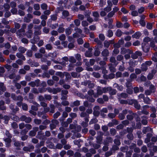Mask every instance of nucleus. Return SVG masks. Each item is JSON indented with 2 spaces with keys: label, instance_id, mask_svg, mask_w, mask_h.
Wrapping results in <instances>:
<instances>
[{
  "label": "nucleus",
  "instance_id": "nucleus-1",
  "mask_svg": "<svg viewBox=\"0 0 157 157\" xmlns=\"http://www.w3.org/2000/svg\"><path fill=\"white\" fill-rule=\"evenodd\" d=\"M81 84L84 86L88 85V87L90 89L94 88L95 86V84L89 80H86L82 82Z\"/></svg>",
  "mask_w": 157,
  "mask_h": 157
},
{
  "label": "nucleus",
  "instance_id": "nucleus-2",
  "mask_svg": "<svg viewBox=\"0 0 157 157\" xmlns=\"http://www.w3.org/2000/svg\"><path fill=\"white\" fill-rule=\"evenodd\" d=\"M45 90H47L49 93H52L54 94H56L61 91V89L59 88H53L52 89L50 87H48L46 88Z\"/></svg>",
  "mask_w": 157,
  "mask_h": 157
},
{
  "label": "nucleus",
  "instance_id": "nucleus-3",
  "mask_svg": "<svg viewBox=\"0 0 157 157\" xmlns=\"http://www.w3.org/2000/svg\"><path fill=\"white\" fill-rule=\"evenodd\" d=\"M20 120L22 121H25V123H29L32 121V118L29 117H27L26 116L23 115L20 118Z\"/></svg>",
  "mask_w": 157,
  "mask_h": 157
},
{
  "label": "nucleus",
  "instance_id": "nucleus-4",
  "mask_svg": "<svg viewBox=\"0 0 157 157\" xmlns=\"http://www.w3.org/2000/svg\"><path fill=\"white\" fill-rule=\"evenodd\" d=\"M102 90V87L99 86H98L96 89L97 92L94 94V97L97 98L99 96L101 95L103 93Z\"/></svg>",
  "mask_w": 157,
  "mask_h": 157
},
{
  "label": "nucleus",
  "instance_id": "nucleus-5",
  "mask_svg": "<svg viewBox=\"0 0 157 157\" xmlns=\"http://www.w3.org/2000/svg\"><path fill=\"white\" fill-rule=\"evenodd\" d=\"M11 98L15 101H22L23 100V98L22 96L21 95L17 96L14 94H11Z\"/></svg>",
  "mask_w": 157,
  "mask_h": 157
},
{
  "label": "nucleus",
  "instance_id": "nucleus-6",
  "mask_svg": "<svg viewBox=\"0 0 157 157\" xmlns=\"http://www.w3.org/2000/svg\"><path fill=\"white\" fill-rule=\"evenodd\" d=\"M40 84V80L39 79H36L34 81H32L28 84V85L32 87L35 86L38 87Z\"/></svg>",
  "mask_w": 157,
  "mask_h": 157
},
{
  "label": "nucleus",
  "instance_id": "nucleus-7",
  "mask_svg": "<svg viewBox=\"0 0 157 157\" xmlns=\"http://www.w3.org/2000/svg\"><path fill=\"white\" fill-rule=\"evenodd\" d=\"M27 63L30 65L31 67H37L40 65L39 63L33 61L31 59L27 61Z\"/></svg>",
  "mask_w": 157,
  "mask_h": 157
},
{
  "label": "nucleus",
  "instance_id": "nucleus-8",
  "mask_svg": "<svg viewBox=\"0 0 157 157\" xmlns=\"http://www.w3.org/2000/svg\"><path fill=\"white\" fill-rule=\"evenodd\" d=\"M132 51L129 49H126L124 48H121V53L124 55L126 53L132 54Z\"/></svg>",
  "mask_w": 157,
  "mask_h": 157
},
{
  "label": "nucleus",
  "instance_id": "nucleus-9",
  "mask_svg": "<svg viewBox=\"0 0 157 157\" xmlns=\"http://www.w3.org/2000/svg\"><path fill=\"white\" fill-rule=\"evenodd\" d=\"M44 133L41 131H40L37 132L36 137L39 139L45 140L46 139L45 136L44 135Z\"/></svg>",
  "mask_w": 157,
  "mask_h": 157
},
{
  "label": "nucleus",
  "instance_id": "nucleus-10",
  "mask_svg": "<svg viewBox=\"0 0 157 157\" xmlns=\"http://www.w3.org/2000/svg\"><path fill=\"white\" fill-rule=\"evenodd\" d=\"M98 133L100 134V135H98L96 137V142L98 144H101L102 143V136L103 133L101 132H99Z\"/></svg>",
  "mask_w": 157,
  "mask_h": 157
},
{
  "label": "nucleus",
  "instance_id": "nucleus-11",
  "mask_svg": "<svg viewBox=\"0 0 157 157\" xmlns=\"http://www.w3.org/2000/svg\"><path fill=\"white\" fill-rule=\"evenodd\" d=\"M25 30H24L21 29L18 30L16 32V34L19 37L22 38L24 36Z\"/></svg>",
  "mask_w": 157,
  "mask_h": 157
},
{
  "label": "nucleus",
  "instance_id": "nucleus-12",
  "mask_svg": "<svg viewBox=\"0 0 157 157\" xmlns=\"http://www.w3.org/2000/svg\"><path fill=\"white\" fill-rule=\"evenodd\" d=\"M100 107L99 106H96L93 108V114L96 116H98L99 114Z\"/></svg>",
  "mask_w": 157,
  "mask_h": 157
},
{
  "label": "nucleus",
  "instance_id": "nucleus-13",
  "mask_svg": "<svg viewBox=\"0 0 157 157\" xmlns=\"http://www.w3.org/2000/svg\"><path fill=\"white\" fill-rule=\"evenodd\" d=\"M117 96L118 99L123 98H126L128 97V94L125 93H117Z\"/></svg>",
  "mask_w": 157,
  "mask_h": 157
},
{
  "label": "nucleus",
  "instance_id": "nucleus-14",
  "mask_svg": "<svg viewBox=\"0 0 157 157\" xmlns=\"http://www.w3.org/2000/svg\"><path fill=\"white\" fill-rule=\"evenodd\" d=\"M128 115L126 117L127 119L129 121H132L134 118H135L136 116H137V114L136 113H133L132 111V113Z\"/></svg>",
  "mask_w": 157,
  "mask_h": 157
},
{
  "label": "nucleus",
  "instance_id": "nucleus-15",
  "mask_svg": "<svg viewBox=\"0 0 157 157\" xmlns=\"http://www.w3.org/2000/svg\"><path fill=\"white\" fill-rule=\"evenodd\" d=\"M33 35V31L32 30H28V31L25 32L24 36H26L27 38L29 39H31Z\"/></svg>",
  "mask_w": 157,
  "mask_h": 157
},
{
  "label": "nucleus",
  "instance_id": "nucleus-16",
  "mask_svg": "<svg viewBox=\"0 0 157 157\" xmlns=\"http://www.w3.org/2000/svg\"><path fill=\"white\" fill-rule=\"evenodd\" d=\"M33 103L35 105H32L31 107V109L32 110L37 111L38 110V108L40 106V105L37 103L35 101L33 102Z\"/></svg>",
  "mask_w": 157,
  "mask_h": 157
},
{
  "label": "nucleus",
  "instance_id": "nucleus-17",
  "mask_svg": "<svg viewBox=\"0 0 157 157\" xmlns=\"http://www.w3.org/2000/svg\"><path fill=\"white\" fill-rule=\"evenodd\" d=\"M113 141V139L110 137H106L105 140L104 141L103 144L106 145H108L109 143H112Z\"/></svg>",
  "mask_w": 157,
  "mask_h": 157
},
{
  "label": "nucleus",
  "instance_id": "nucleus-18",
  "mask_svg": "<svg viewBox=\"0 0 157 157\" xmlns=\"http://www.w3.org/2000/svg\"><path fill=\"white\" fill-rule=\"evenodd\" d=\"M93 16L94 17V20L95 21H98L99 14L98 13L97 11L93 12L92 13Z\"/></svg>",
  "mask_w": 157,
  "mask_h": 157
},
{
  "label": "nucleus",
  "instance_id": "nucleus-19",
  "mask_svg": "<svg viewBox=\"0 0 157 157\" xmlns=\"http://www.w3.org/2000/svg\"><path fill=\"white\" fill-rule=\"evenodd\" d=\"M64 26V25L62 23L59 26V28L57 30V31L59 33H63L65 31V29L63 27Z\"/></svg>",
  "mask_w": 157,
  "mask_h": 157
},
{
  "label": "nucleus",
  "instance_id": "nucleus-20",
  "mask_svg": "<svg viewBox=\"0 0 157 157\" xmlns=\"http://www.w3.org/2000/svg\"><path fill=\"white\" fill-rule=\"evenodd\" d=\"M109 61L111 63H113L115 67L118 64V62L117 61L115 58L113 56H111L110 57Z\"/></svg>",
  "mask_w": 157,
  "mask_h": 157
},
{
  "label": "nucleus",
  "instance_id": "nucleus-21",
  "mask_svg": "<svg viewBox=\"0 0 157 157\" xmlns=\"http://www.w3.org/2000/svg\"><path fill=\"white\" fill-rule=\"evenodd\" d=\"M10 108L13 113H16L19 110V109L17 106L14 108V105L13 104H11L10 105Z\"/></svg>",
  "mask_w": 157,
  "mask_h": 157
},
{
  "label": "nucleus",
  "instance_id": "nucleus-22",
  "mask_svg": "<svg viewBox=\"0 0 157 157\" xmlns=\"http://www.w3.org/2000/svg\"><path fill=\"white\" fill-rule=\"evenodd\" d=\"M115 137L116 138L114 140V144L117 145H120L121 144V142L119 140L120 138V137L119 136L117 135Z\"/></svg>",
  "mask_w": 157,
  "mask_h": 157
},
{
  "label": "nucleus",
  "instance_id": "nucleus-23",
  "mask_svg": "<svg viewBox=\"0 0 157 157\" xmlns=\"http://www.w3.org/2000/svg\"><path fill=\"white\" fill-rule=\"evenodd\" d=\"M109 52L107 49H105L101 52V54L104 57H107L109 56Z\"/></svg>",
  "mask_w": 157,
  "mask_h": 157
},
{
  "label": "nucleus",
  "instance_id": "nucleus-24",
  "mask_svg": "<svg viewBox=\"0 0 157 157\" xmlns=\"http://www.w3.org/2000/svg\"><path fill=\"white\" fill-rule=\"evenodd\" d=\"M150 46L152 49L155 51H157V46H156L155 45V42L153 40L151 41Z\"/></svg>",
  "mask_w": 157,
  "mask_h": 157
},
{
  "label": "nucleus",
  "instance_id": "nucleus-25",
  "mask_svg": "<svg viewBox=\"0 0 157 157\" xmlns=\"http://www.w3.org/2000/svg\"><path fill=\"white\" fill-rule=\"evenodd\" d=\"M142 120L141 121L142 123L144 125H146L147 123V117L145 116H144L141 117Z\"/></svg>",
  "mask_w": 157,
  "mask_h": 157
},
{
  "label": "nucleus",
  "instance_id": "nucleus-26",
  "mask_svg": "<svg viewBox=\"0 0 157 157\" xmlns=\"http://www.w3.org/2000/svg\"><path fill=\"white\" fill-rule=\"evenodd\" d=\"M80 105V101L77 100L76 101L71 103L70 106L73 107L75 106H78Z\"/></svg>",
  "mask_w": 157,
  "mask_h": 157
},
{
  "label": "nucleus",
  "instance_id": "nucleus-27",
  "mask_svg": "<svg viewBox=\"0 0 157 157\" xmlns=\"http://www.w3.org/2000/svg\"><path fill=\"white\" fill-rule=\"evenodd\" d=\"M138 62L137 61L131 60L129 63V66L134 67L138 64Z\"/></svg>",
  "mask_w": 157,
  "mask_h": 157
},
{
  "label": "nucleus",
  "instance_id": "nucleus-28",
  "mask_svg": "<svg viewBox=\"0 0 157 157\" xmlns=\"http://www.w3.org/2000/svg\"><path fill=\"white\" fill-rule=\"evenodd\" d=\"M142 48L143 51L145 52H148L150 49V48L145 45V44L144 43H143L142 44Z\"/></svg>",
  "mask_w": 157,
  "mask_h": 157
},
{
  "label": "nucleus",
  "instance_id": "nucleus-29",
  "mask_svg": "<svg viewBox=\"0 0 157 157\" xmlns=\"http://www.w3.org/2000/svg\"><path fill=\"white\" fill-rule=\"evenodd\" d=\"M109 69L110 71L112 72H116V70L115 68L113 66L112 64L110 63L108 64Z\"/></svg>",
  "mask_w": 157,
  "mask_h": 157
},
{
  "label": "nucleus",
  "instance_id": "nucleus-30",
  "mask_svg": "<svg viewBox=\"0 0 157 157\" xmlns=\"http://www.w3.org/2000/svg\"><path fill=\"white\" fill-rule=\"evenodd\" d=\"M21 52H18L16 53V56L19 58H20L23 60H25V56Z\"/></svg>",
  "mask_w": 157,
  "mask_h": 157
},
{
  "label": "nucleus",
  "instance_id": "nucleus-31",
  "mask_svg": "<svg viewBox=\"0 0 157 157\" xmlns=\"http://www.w3.org/2000/svg\"><path fill=\"white\" fill-rule=\"evenodd\" d=\"M141 35V33L139 32H136L135 33L133 34L132 35V36L133 38H135L136 39H138L139 38Z\"/></svg>",
  "mask_w": 157,
  "mask_h": 157
},
{
  "label": "nucleus",
  "instance_id": "nucleus-32",
  "mask_svg": "<svg viewBox=\"0 0 157 157\" xmlns=\"http://www.w3.org/2000/svg\"><path fill=\"white\" fill-rule=\"evenodd\" d=\"M116 90L112 89L110 87V89L109 90V94L110 95H113L117 93Z\"/></svg>",
  "mask_w": 157,
  "mask_h": 157
},
{
  "label": "nucleus",
  "instance_id": "nucleus-33",
  "mask_svg": "<svg viewBox=\"0 0 157 157\" xmlns=\"http://www.w3.org/2000/svg\"><path fill=\"white\" fill-rule=\"evenodd\" d=\"M54 103L55 104L56 107L59 108V110H61V107L62 105L61 103H58L56 100H54Z\"/></svg>",
  "mask_w": 157,
  "mask_h": 157
},
{
  "label": "nucleus",
  "instance_id": "nucleus-34",
  "mask_svg": "<svg viewBox=\"0 0 157 157\" xmlns=\"http://www.w3.org/2000/svg\"><path fill=\"white\" fill-rule=\"evenodd\" d=\"M134 106L135 108L137 110L140 109L141 108V106L140 104H139L137 100L135 101Z\"/></svg>",
  "mask_w": 157,
  "mask_h": 157
},
{
  "label": "nucleus",
  "instance_id": "nucleus-35",
  "mask_svg": "<svg viewBox=\"0 0 157 157\" xmlns=\"http://www.w3.org/2000/svg\"><path fill=\"white\" fill-rule=\"evenodd\" d=\"M75 95L82 99H84L85 98V96L83 94L78 91L75 92Z\"/></svg>",
  "mask_w": 157,
  "mask_h": 157
},
{
  "label": "nucleus",
  "instance_id": "nucleus-36",
  "mask_svg": "<svg viewBox=\"0 0 157 157\" xmlns=\"http://www.w3.org/2000/svg\"><path fill=\"white\" fill-rule=\"evenodd\" d=\"M72 77L74 78H78L80 77V74L78 73L77 72H73L71 73Z\"/></svg>",
  "mask_w": 157,
  "mask_h": 157
},
{
  "label": "nucleus",
  "instance_id": "nucleus-37",
  "mask_svg": "<svg viewBox=\"0 0 157 157\" xmlns=\"http://www.w3.org/2000/svg\"><path fill=\"white\" fill-rule=\"evenodd\" d=\"M34 148V147L33 146H31L30 147H25L23 148L24 151H30L31 149H33Z\"/></svg>",
  "mask_w": 157,
  "mask_h": 157
},
{
  "label": "nucleus",
  "instance_id": "nucleus-38",
  "mask_svg": "<svg viewBox=\"0 0 157 157\" xmlns=\"http://www.w3.org/2000/svg\"><path fill=\"white\" fill-rule=\"evenodd\" d=\"M18 50L21 53H24L26 51V49L24 47L20 46L18 48Z\"/></svg>",
  "mask_w": 157,
  "mask_h": 157
},
{
  "label": "nucleus",
  "instance_id": "nucleus-39",
  "mask_svg": "<svg viewBox=\"0 0 157 157\" xmlns=\"http://www.w3.org/2000/svg\"><path fill=\"white\" fill-rule=\"evenodd\" d=\"M73 29L70 27H68L65 29V33L67 35L71 34L72 33Z\"/></svg>",
  "mask_w": 157,
  "mask_h": 157
},
{
  "label": "nucleus",
  "instance_id": "nucleus-40",
  "mask_svg": "<svg viewBox=\"0 0 157 157\" xmlns=\"http://www.w3.org/2000/svg\"><path fill=\"white\" fill-rule=\"evenodd\" d=\"M141 69L142 71H145L148 69L147 66L144 63H143L141 65Z\"/></svg>",
  "mask_w": 157,
  "mask_h": 157
},
{
  "label": "nucleus",
  "instance_id": "nucleus-41",
  "mask_svg": "<svg viewBox=\"0 0 157 157\" xmlns=\"http://www.w3.org/2000/svg\"><path fill=\"white\" fill-rule=\"evenodd\" d=\"M143 100L144 102L146 104H150L151 100L148 97H145Z\"/></svg>",
  "mask_w": 157,
  "mask_h": 157
},
{
  "label": "nucleus",
  "instance_id": "nucleus-42",
  "mask_svg": "<svg viewBox=\"0 0 157 157\" xmlns=\"http://www.w3.org/2000/svg\"><path fill=\"white\" fill-rule=\"evenodd\" d=\"M149 90L153 92V93H154L156 90V88L155 86L151 84L149 86Z\"/></svg>",
  "mask_w": 157,
  "mask_h": 157
},
{
  "label": "nucleus",
  "instance_id": "nucleus-43",
  "mask_svg": "<svg viewBox=\"0 0 157 157\" xmlns=\"http://www.w3.org/2000/svg\"><path fill=\"white\" fill-rule=\"evenodd\" d=\"M0 90L3 92L6 90V87L4 85V84L2 82H0Z\"/></svg>",
  "mask_w": 157,
  "mask_h": 157
},
{
  "label": "nucleus",
  "instance_id": "nucleus-44",
  "mask_svg": "<svg viewBox=\"0 0 157 157\" xmlns=\"http://www.w3.org/2000/svg\"><path fill=\"white\" fill-rule=\"evenodd\" d=\"M109 24V28L112 29L113 27V26L112 25V23L113 21V20L112 18H109L108 20Z\"/></svg>",
  "mask_w": 157,
  "mask_h": 157
},
{
  "label": "nucleus",
  "instance_id": "nucleus-45",
  "mask_svg": "<svg viewBox=\"0 0 157 157\" xmlns=\"http://www.w3.org/2000/svg\"><path fill=\"white\" fill-rule=\"evenodd\" d=\"M123 33L121 31V30L118 29L117 30L116 34L117 36L120 37L121 36Z\"/></svg>",
  "mask_w": 157,
  "mask_h": 157
},
{
  "label": "nucleus",
  "instance_id": "nucleus-46",
  "mask_svg": "<svg viewBox=\"0 0 157 157\" xmlns=\"http://www.w3.org/2000/svg\"><path fill=\"white\" fill-rule=\"evenodd\" d=\"M113 35V33L112 31L110 29L108 30L107 33V36L109 37H111Z\"/></svg>",
  "mask_w": 157,
  "mask_h": 157
},
{
  "label": "nucleus",
  "instance_id": "nucleus-47",
  "mask_svg": "<svg viewBox=\"0 0 157 157\" xmlns=\"http://www.w3.org/2000/svg\"><path fill=\"white\" fill-rule=\"evenodd\" d=\"M27 56L29 57H32L33 55V52L31 50H28L26 53Z\"/></svg>",
  "mask_w": 157,
  "mask_h": 157
},
{
  "label": "nucleus",
  "instance_id": "nucleus-48",
  "mask_svg": "<svg viewBox=\"0 0 157 157\" xmlns=\"http://www.w3.org/2000/svg\"><path fill=\"white\" fill-rule=\"evenodd\" d=\"M69 61L72 63H75L76 60L74 57L71 56L69 57Z\"/></svg>",
  "mask_w": 157,
  "mask_h": 157
},
{
  "label": "nucleus",
  "instance_id": "nucleus-49",
  "mask_svg": "<svg viewBox=\"0 0 157 157\" xmlns=\"http://www.w3.org/2000/svg\"><path fill=\"white\" fill-rule=\"evenodd\" d=\"M51 57L53 58H55L56 57V52L52 53H49L48 55L46 56V57Z\"/></svg>",
  "mask_w": 157,
  "mask_h": 157
},
{
  "label": "nucleus",
  "instance_id": "nucleus-50",
  "mask_svg": "<svg viewBox=\"0 0 157 157\" xmlns=\"http://www.w3.org/2000/svg\"><path fill=\"white\" fill-rule=\"evenodd\" d=\"M128 138L130 140H133L134 137L133 134L132 133H129L127 134V136Z\"/></svg>",
  "mask_w": 157,
  "mask_h": 157
},
{
  "label": "nucleus",
  "instance_id": "nucleus-51",
  "mask_svg": "<svg viewBox=\"0 0 157 157\" xmlns=\"http://www.w3.org/2000/svg\"><path fill=\"white\" fill-rule=\"evenodd\" d=\"M41 9L43 10H46L48 9V6L46 3H43L40 5Z\"/></svg>",
  "mask_w": 157,
  "mask_h": 157
},
{
  "label": "nucleus",
  "instance_id": "nucleus-52",
  "mask_svg": "<svg viewBox=\"0 0 157 157\" xmlns=\"http://www.w3.org/2000/svg\"><path fill=\"white\" fill-rule=\"evenodd\" d=\"M13 82L15 84L14 85L15 86L17 89H19L21 88V86L20 83L16 82V81H13Z\"/></svg>",
  "mask_w": 157,
  "mask_h": 157
},
{
  "label": "nucleus",
  "instance_id": "nucleus-53",
  "mask_svg": "<svg viewBox=\"0 0 157 157\" xmlns=\"http://www.w3.org/2000/svg\"><path fill=\"white\" fill-rule=\"evenodd\" d=\"M94 41L99 46L102 45V42L99 40L98 38L94 39Z\"/></svg>",
  "mask_w": 157,
  "mask_h": 157
},
{
  "label": "nucleus",
  "instance_id": "nucleus-54",
  "mask_svg": "<svg viewBox=\"0 0 157 157\" xmlns=\"http://www.w3.org/2000/svg\"><path fill=\"white\" fill-rule=\"evenodd\" d=\"M110 132L112 136H114L116 135L117 131L115 128H112L110 129Z\"/></svg>",
  "mask_w": 157,
  "mask_h": 157
},
{
  "label": "nucleus",
  "instance_id": "nucleus-55",
  "mask_svg": "<svg viewBox=\"0 0 157 157\" xmlns=\"http://www.w3.org/2000/svg\"><path fill=\"white\" fill-rule=\"evenodd\" d=\"M63 16L65 18L69 15V13L67 10H64L62 12Z\"/></svg>",
  "mask_w": 157,
  "mask_h": 157
},
{
  "label": "nucleus",
  "instance_id": "nucleus-56",
  "mask_svg": "<svg viewBox=\"0 0 157 157\" xmlns=\"http://www.w3.org/2000/svg\"><path fill=\"white\" fill-rule=\"evenodd\" d=\"M66 37L65 34H61L59 37V39L61 41H64L66 39Z\"/></svg>",
  "mask_w": 157,
  "mask_h": 157
},
{
  "label": "nucleus",
  "instance_id": "nucleus-57",
  "mask_svg": "<svg viewBox=\"0 0 157 157\" xmlns=\"http://www.w3.org/2000/svg\"><path fill=\"white\" fill-rule=\"evenodd\" d=\"M128 146L121 147L120 148V150L121 151L125 152L127 151L128 150Z\"/></svg>",
  "mask_w": 157,
  "mask_h": 157
},
{
  "label": "nucleus",
  "instance_id": "nucleus-58",
  "mask_svg": "<svg viewBox=\"0 0 157 157\" xmlns=\"http://www.w3.org/2000/svg\"><path fill=\"white\" fill-rule=\"evenodd\" d=\"M47 83L49 86H52L54 84L55 82L52 80L49 79L47 80Z\"/></svg>",
  "mask_w": 157,
  "mask_h": 157
},
{
  "label": "nucleus",
  "instance_id": "nucleus-59",
  "mask_svg": "<svg viewBox=\"0 0 157 157\" xmlns=\"http://www.w3.org/2000/svg\"><path fill=\"white\" fill-rule=\"evenodd\" d=\"M74 23L75 25L76 26H79L80 24V20L78 19H76L74 20Z\"/></svg>",
  "mask_w": 157,
  "mask_h": 157
},
{
  "label": "nucleus",
  "instance_id": "nucleus-60",
  "mask_svg": "<svg viewBox=\"0 0 157 157\" xmlns=\"http://www.w3.org/2000/svg\"><path fill=\"white\" fill-rule=\"evenodd\" d=\"M3 7L6 11H8L10 8V6L7 3L3 5Z\"/></svg>",
  "mask_w": 157,
  "mask_h": 157
},
{
  "label": "nucleus",
  "instance_id": "nucleus-61",
  "mask_svg": "<svg viewBox=\"0 0 157 157\" xmlns=\"http://www.w3.org/2000/svg\"><path fill=\"white\" fill-rule=\"evenodd\" d=\"M116 26L118 28H121L123 27V25L121 22L117 21Z\"/></svg>",
  "mask_w": 157,
  "mask_h": 157
},
{
  "label": "nucleus",
  "instance_id": "nucleus-62",
  "mask_svg": "<svg viewBox=\"0 0 157 157\" xmlns=\"http://www.w3.org/2000/svg\"><path fill=\"white\" fill-rule=\"evenodd\" d=\"M136 147V144L132 143L128 147L130 149H134Z\"/></svg>",
  "mask_w": 157,
  "mask_h": 157
},
{
  "label": "nucleus",
  "instance_id": "nucleus-63",
  "mask_svg": "<svg viewBox=\"0 0 157 157\" xmlns=\"http://www.w3.org/2000/svg\"><path fill=\"white\" fill-rule=\"evenodd\" d=\"M56 75L57 76H59L61 78H63L64 77V74L61 72H57L56 73Z\"/></svg>",
  "mask_w": 157,
  "mask_h": 157
},
{
  "label": "nucleus",
  "instance_id": "nucleus-64",
  "mask_svg": "<svg viewBox=\"0 0 157 157\" xmlns=\"http://www.w3.org/2000/svg\"><path fill=\"white\" fill-rule=\"evenodd\" d=\"M99 38L101 41H103L105 40V36L102 33H100L99 35Z\"/></svg>",
  "mask_w": 157,
  "mask_h": 157
}]
</instances>
